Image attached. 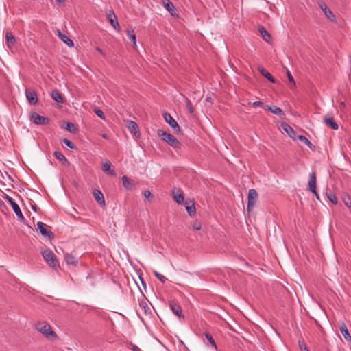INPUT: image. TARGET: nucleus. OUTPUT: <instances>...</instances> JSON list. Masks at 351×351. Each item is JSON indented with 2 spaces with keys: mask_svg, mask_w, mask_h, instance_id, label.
<instances>
[{
  "mask_svg": "<svg viewBox=\"0 0 351 351\" xmlns=\"http://www.w3.org/2000/svg\"><path fill=\"white\" fill-rule=\"evenodd\" d=\"M36 329L49 339H58L57 334L53 330L51 326L47 322H38L35 324Z\"/></svg>",
  "mask_w": 351,
  "mask_h": 351,
  "instance_id": "1",
  "label": "nucleus"
},
{
  "mask_svg": "<svg viewBox=\"0 0 351 351\" xmlns=\"http://www.w3.org/2000/svg\"><path fill=\"white\" fill-rule=\"evenodd\" d=\"M158 136L169 146L174 149H178L181 147L180 142L171 134L163 130H157Z\"/></svg>",
  "mask_w": 351,
  "mask_h": 351,
  "instance_id": "2",
  "label": "nucleus"
},
{
  "mask_svg": "<svg viewBox=\"0 0 351 351\" xmlns=\"http://www.w3.org/2000/svg\"><path fill=\"white\" fill-rule=\"evenodd\" d=\"M42 255L45 261L53 268H57L58 266V261L56 258L54 253L50 250H45L42 252Z\"/></svg>",
  "mask_w": 351,
  "mask_h": 351,
  "instance_id": "3",
  "label": "nucleus"
},
{
  "mask_svg": "<svg viewBox=\"0 0 351 351\" xmlns=\"http://www.w3.org/2000/svg\"><path fill=\"white\" fill-rule=\"evenodd\" d=\"M258 200V193L255 189H250L247 196V210L251 212L255 206Z\"/></svg>",
  "mask_w": 351,
  "mask_h": 351,
  "instance_id": "4",
  "label": "nucleus"
},
{
  "mask_svg": "<svg viewBox=\"0 0 351 351\" xmlns=\"http://www.w3.org/2000/svg\"><path fill=\"white\" fill-rule=\"evenodd\" d=\"M5 199L8 202V203L10 204L12 210L15 213L16 215L18 217V218L23 222L25 221V219L21 210V208L15 202L13 198L10 197L8 195H5Z\"/></svg>",
  "mask_w": 351,
  "mask_h": 351,
  "instance_id": "5",
  "label": "nucleus"
},
{
  "mask_svg": "<svg viewBox=\"0 0 351 351\" xmlns=\"http://www.w3.org/2000/svg\"><path fill=\"white\" fill-rule=\"evenodd\" d=\"M162 115L165 121L174 130L176 134L181 132L178 123L169 113L165 112Z\"/></svg>",
  "mask_w": 351,
  "mask_h": 351,
  "instance_id": "6",
  "label": "nucleus"
},
{
  "mask_svg": "<svg viewBox=\"0 0 351 351\" xmlns=\"http://www.w3.org/2000/svg\"><path fill=\"white\" fill-rule=\"evenodd\" d=\"M169 306L173 313V314H175L179 318L180 320H184V315L182 313L181 306L178 303L173 300H170L169 301Z\"/></svg>",
  "mask_w": 351,
  "mask_h": 351,
  "instance_id": "7",
  "label": "nucleus"
},
{
  "mask_svg": "<svg viewBox=\"0 0 351 351\" xmlns=\"http://www.w3.org/2000/svg\"><path fill=\"white\" fill-rule=\"evenodd\" d=\"M30 120L36 125H47L49 123V119L47 117L41 116L36 112L32 114Z\"/></svg>",
  "mask_w": 351,
  "mask_h": 351,
  "instance_id": "8",
  "label": "nucleus"
},
{
  "mask_svg": "<svg viewBox=\"0 0 351 351\" xmlns=\"http://www.w3.org/2000/svg\"><path fill=\"white\" fill-rule=\"evenodd\" d=\"M37 227L43 237H47L49 239H51L54 237V234L47 229L45 223L38 221L37 223Z\"/></svg>",
  "mask_w": 351,
  "mask_h": 351,
  "instance_id": "9",
  "label": "nucleus"
},
{
  "mask_svg": "<svg viewBox=\"0 0 351 351\" xmlns=\"http://www.w3.org/2000/svg\"><path fill=\"white\" fill-rule=\"evenodd\" d=\"M107 19L110 25L117 31L120 30L119 24L117 21V18L113 12V10H109L106 14Z\"/></svg>",
  "mask_w": 351,
  "mask_h": 351,
  "instance_id": "10",
  "label": "nucleus"
},
{
  "mask_svg": "<svg viewBox=\"0 0 351 351\" xmlns=\"http://www.w3.org/2000/svg\"><path fill=\"white\" fill-rule=\"evenodd\" d=\"M16 44V40L14 35L10 32L5 33V45L7 48L12 51Z\"/></svg>",
  "mask_w": 351,
  "mask_h": 351,
  "instance_id": "11",
  "label": "nucleus"
},
{
  "mask_svg": "<svg viewBox=\"0 0 351 351\" xmlns=\"http://www.w3.org/2000/svg\"><path fill=\"white\" fill-rule=\"evenodd\" d=\"M324 123L329 128L333 130H337L339 128L338 123L335 121L332 114H326L323 120Z\"/></svg>",
  "mask_w": 351,
  "mask_h": 351,
  "instance_id": "12",
  "label": "nucleus"
},
{
  "mask_svg": "<svg viewBox=\"0 0 351 351\" xmlns=\"http://www.w3.org/2000/svg\"><path fill=\"white\" fill-rule=\"evenodd\" d=\"M172 195L173 199L178 204H182L184 202L182 191L180 189L173 188L172 189Z\"/></svg>",
  "mask_w": 351,
  "mask_h": 351,
  "instance_id": "13",
  "label": "nucleus"
},
{
  "mask_svg": "<svg viewBox=\"0 0 351 351\" xmlns=\"http://www.w3.org/2000/svg\"><path fill=\"white\" fill-rule=\"evenodd\" d=\"M93 195L97 203L101 206H106L105 199L103 193L98 189H94L93 191Z\"/></svg>",
  "mask_w": 351,
  "mask_h": 351,
  "instance_id": "14",
  "label": "nucleus"
},
{
  "mask_svg": "<svg viewBox=\"0 0 351 351\" xmlns=\"http://www.w3.org/2000/svg\"><path fill=\"white\" fill-rule=\"evenodd\" d=\"M320 9L324 12L325 16L331 21H335L336 17L331 10H330L325 3L321 2L319 3Z\"/></svg>",
  "mask_w": 351,
  "mask_h": 351,
  "instance_id": "15",
  "label": "nucleus"
},
{
  "mask_svg": "<svg viewBox=\"0 0 351 351\" xmlns=\"http://www.w3.org/2000/svg\"><path fill=\"white\" fill-rule=\"evenodd\" d=\"M186 210L190 217H194L196 214V208L193 200L187 199L185 202Z\"/></svg>",
  "mask_w": 351,
  "mask_h": 351,
  "instance_id": "16",
  "label": "nucleus"
},
{
  "mask_svg": "<svg viewBox=\"0 0 351 351\" xmlns=\"http://www.w3.org/2000/svg\"><path fill=\"white\" fill-rule=\"evenodd\" d=\"M316 178H317V177H310V180H308V190L310 191H311L315 195L316 198L317 199H319V195L316 191V184H317V179Z\"/></svg>",
  "mask_w": 351,
  "mask_h": 351,
  "instance_id": "17",
  "label": "nucleus"
},
{
  "mask_svg": "<svg viewBox=\"0 0 351 351\" xmlns=\"http://www.w3.org/2000/svg\"><path fill=\"white\" fill-rule=\"evenodd\" d=\"M25 95L28 101L33 105L38 104V98L35 91L26 90Z\"/></svg>",
  "mask_w": 351,
  "mask_h": 351,
  "instance_id": "18",
  "label": "nucleus"
},
{
  "mask_svg": "<svg viewBox=\"0 0 351 351\" xmlns=\"http://www.w3.org/2000/svg\"><path fill=\"white\" fill-rule=\"evenodd\" d=\"M339 330H340L342 335L343 336L344 339L347 341L350 342L351 341V335L349 332V330L348 329L346 324L344 322H342L340 323Z\"/></svg>",
  "mask_w": 351,
  "mask_h": 351,
  "instance_id": "19",
  "label": "nucleus"
},
{
  "mask_svg": "<svg viewBox=\"0 0 351 351\" xmlns=\"http://www.w3.org/2000/svg\"><path fill=\"white\" fill-rule=\"evenodd\" d=\"M101 169L107 176H115V171L111 169V163L108 160L102 164Z\"/></svg>",
  "mask_w": 351,
  "mask_h": 351,
  "instance_id": "20",
  "label": "nucleus"
},
{
  "mask_svg": "<svg viewBox=\"0 0 351 351\" xmlns=\"http://www.w3.org/2000/svg\"><path fill=\"white\" fill-rule=\"evenodd\" d=\"M128 128L132 134H133L134 136H140V131L138 130V126L137 123L133 121H128Z\"/></svg>",
  "mask_w": 351,
  "mask_h": 351,
  "instance_id": "21",
  "label": "nucleus"
},
{
  "mask_svg": "<svg viewBox=\"0 0 351 351\" xmlns=\"http://www.w3.org/2000/svg\"><path fill=\"white\" fill-rule=\"evenodd\" d=\"M281 127L283 130L293 139H296L297 136L293 129L287 123H282Z\"/></svg>",
  "mask_w": 351,
  "mask_h": 351,
  "instance_id": "22",
  "label": "nucleus"
},
{
  "mask_svg": "<svg viewBox=\"0 0 351 351\" xmlns=\"http://www.w3.org/2000/svg\"><path fill=\"white\" fill-rule=\"evenodd\" d=\"M58 36L60 38V39L66 44L69 47H74V43L71 39H70L66 35L62 33L60 30L58 31Z\"/></svg>",
  "mask_w": 351,
  "mask_h": 351,
  "instance_id": "23",
  "label": "nucleus"
},
{
  "mask_svg": "<svg viewBox=\"0 0 351 351\" xmlns=\"http://www.w3.org/2000/svg\"><path fill=\"white\" fill-rule=\"evenodd\" d=\"M258 29V32H260L263 39L265 42L269 43L271 40V36L268 33V32L265 29V28L263 26H259Z\"/></svg>",
  "mask_w": 351,
  "mask_h": 351,
  "instance_id": "24",
  "label": "nucleus"
},
{
  "mask_svg": "<svg viewBox=\"0 0 351 351\" xmlns=\"http://www.w3.org/2000/svg\"><path fill=\"white\" fill-rule=\"evenodd\" d=\"M267 109L273 114L278 115L280 118H283L285 114L282 109L276 106H267Z\"/></svg>",
  "mask_w": 351,
  "mask_h": 351,
  "instance_id": "25",
  "label": "nucleus"
},
{
  "mask_svg": "<svg viewBox=\"0 0 351 351\" xmlns=\"http://www.w3.org/2000/svg\"><path fill=\"white\" fill-rule=\"evenodd\" d=\"M258 70L259 73L263 75L265 77H266L269 82L272 83H275V79L274 77L271 75L270 73H269L266 69H265L263 67H258Z\"/></svg>",
  "mask_w": 351,
  "mask_h": 351,
  "instance_id": "26",
  "label": "nucleus"
},
{
  "mask_svg": "<svg viewBox=\"0 0 351 351\" xmlns=\"http://www.w3.org/2000/svg\"><path fill=\"white\" fill-rule=\"evenodd\" d=\"M296 138H298L302 143L305 144L311 149H315V145L306 136L302 135H298Z\"/></svg>",
  "mask_w": 351,
  "mask_h": 351,
  "instance_id": "27",
  "label": "nucleus"
},
{
  "mask_svg": "<svg viewBox=\"0 0 351 351\" xmlns=\"http://www.w3.org/2000/svg\"><path fill=\"white\" fill-rule=\"evenodd\" d=\"M64 260L68 265H75L77 263V259L71 254H66Z\"/></svg>",
  "mask_w": 351,
  "mask_h": 351,
  "instance_id": "28",
  "label": "nucleus"
},
{
  "mask_svg": "<svg viewBox=\"0 0 351 351\" xmlns=\"http://www.w3.org/2000/svg\"><path fill=\"white\" fill-rule=\"evenodd\" d=\"M51 97L58 103H62L63 99L58 90H53L51 92Z\"/></svg>",
  "mask_w": 351,
  "mask_h": 351,
  "instance_id": "29",
  "label": "nucleus"
},
{
  "mask_svg": "<svg viewBox=\"0 0 351 351\" xmlns=\"http://www.w3.org/2000/svg\"><path fill=\"white\" fill-rule=\"evenodd\" d=\"M164 7L168 10L169 12H171L175 7L173 3L170 0H162Z\"/></svg>",
  "mask_w": 351,
  "mask_h": 351,
  "instance_id": "30",
  "label": "nucleus"
},
{
  "mask_svg": "<svg viewBox=\"0 0 351 351\" xmlns=\"http://www.w3.org/2000/svg\"><path fill=\"white\" fill-rule=\"evenodd\" d=\"M53 155L62 163L64 164L68 162L66 158L60 152L55 151Z\"/></svg>",
  "mask_w": 351,
  "mask_h": 351,
  "instance_id": "31",
  "label": "nucleus"
},
{
  "mask_svg": "<svg viewBox=\"0 0 351 351\" xmlns=\"http://www.w3.org/2000/svg\"><path fill=\"white\" fill-rule=\"evenodd\" d=\"M127 36L128 38L133 43L134 45H136V38L134 29H127Z\"/></svg>",
  "mask_w": 351,
  "mask_h": 351,
  "instance_id": "32",
  "label": "nucleus"
},
{
  "mask_svg": "<svg viewBox=\"0 0 351 351\" xmlns=\"http://www.w3.org/2000/svg\"><path fill=\"white\" fill-rule=\"evenodd\" d=\"M66 130L73 134H75L77 132V128L71 122H66Z\"/></svg>",
  "mask_w": 351,
  "mask_h": 351,
  "instance_id": "33",
  "label": "nucleus"
},
{
  "mask_svg": "<svg viewBox=\"0 0 351 351\" xmlns=\"http://www.w3.org/2000/svg\"><path fill=\"white\" fill-rule=\"evenodd\" d=\"M123 186L127 190H131L133 188V184L128 180V177H122Z\"/></svg>",
  "mask_w": 351,
  "mask_h": 351,
  "instance_id": "34",
  "label": "nucleus"
},
{
  "mask_svg": "<svg viewBox=\"0 0 351 351\" xmlns=\"http://www.w3.org/2000/svg\"><path fill=\"white\" fill-rule=\"evenodd\" d=\"M205 337L212 346L217 349V345L212 335L210 333L206 332L205 333Z\"/></svg>",
  "mask_w": 351,
  "mask_h": 351,
  "instance_id": "35",
  "label": "nucleus"
},
{
  "mask_svg": "<svg viewBox=\"0 0 351 351\" xmlns=\"http://www.w3.org/2000/svg\"><path fill=\"white\" fill-rule=\"evenodd\" d=\"M62 141L68 147L71 148V149H76L74 144L70 140H69L67 138H64Z\"/></svg>",
  "mask_w": 351,
  "mask_h": 351,
  "instance_id": "36",
  "label": "nucleus"
},
{
  "mask_svg": "<svg viewBox=\"0 0 351 351\" xmlns=\"http://www.w3.org/2000/svg\"><path fill=\"white\" fill-rule=\"evenodd\" d=\"M95 113L101 119H105L106 117L104 112L99 108H95L94 110Z\"/></svg>",
  "mask_w": 351,
  "mask_h": 351,
  "instance_id": "37",
  "label": "nucleus"
},
{
  "mask_svg": "<svg viewBox=\"0 0 351 351\" xmlns=\"http://www.w3.org/2000/svg\"><path fill=\"white\" fill-rule=\"evenodd\" d=\"M328 199L332 202L333 204H337V197L334 193H330L328 195Z\"/></svg>",
  "mask_w": 351,
  "mask_h": 351,
  "instance_id": "38",
  "label": "nucleus"
},
{
  "mask_svg": "<svg viewBox=\"0 0 351 351\" xmlns=\"http://www.w3.org/2000/svg\"><path fill=\"white\" fill-rule=\"evenodd\" d=\"M154 275L157 277V278L160 281L162 282V283H165L167 278L166 277H165L164 276L161 275L160 274H159L158 272L157 271H154Z\"/></svg>",
  "mask_w": 351,
  "mask_h": 351,
  "instance_id": "39",
  "label": "nucleus"
},
{
  "mask_svg": "<svg viewBox=\"0 0 351 351\" xmlns=\"http://www.w3.org/2000/svg\"><path fill=\"white\" fill-rule=\"evenodd\" d=\"M286 73H287V76L288 77V80L289 81L293 84V85H295V80L291 73V72L287 69V71H286Z\"/></svg>",
  "mask_w": 351,
  "mask_h": 351,
  "instance_id": "40",
  "label": "nucleus"
},
{
  "mask_svg": "<svg viewBox=\"0 0 351 351\" xmlns=\"http://www.w3.org/2000/svg\"><path fill=\"white\" fill-rule=\"evenodd\" d=\"M344 203L348 207L351 208V197L348 196V197H345Z\"/></svg>",
  "mask_w": 351,
  "mask_h": 351,
  "instance_id": "41",
  "label": "nucleus"
},
{
  "mask_svg": "<svg viewBox=\"0 0 351 351\" xmlns=\"http://www.w3.org/2000/svg\"><path fill=\"white\" fill-rule=\"evenodd\" d=\"M186 107H187L189 112L190 114L193 113V108L191 103V101L189 100H188L187 102H186Z\"/></svg>",
  "mask_w": 351,
  "mask_h": 351,
  "instance_id": "42",
  "label": "nucleus"
},
{
  "mask_svg": "<svg viewBox=\"0 0 351 351\" xmlns=\"http://www.w3.org/2000/svg\"><path fill=\"white\" fill-rule=\"evenodd\" d=\"M144 196L147 199H152L153 198V195L151 193V192L149 191H145Z\"/></svg>",
  "mask_w": 351,
  "mask_h": 351,
  "instance_id": "43",
  "label": "nucleus"
},
{
  "mask_svg": "<svg viewBox=\"0 0 351 351\" xmlns=\"http://www.w3.org/2000/svg\"><path fill=\"white\" fill-rule=\"evenodd\" d=\"M263 103L261 102V101H254L252 104V106L254 107V108H256V107H263Z\"/></svg>",
  "mask_w": 351,
  "mask_h": 351,
  "instance_id": "44",
  "label": "nucleus"
},
{
  "mask_svg": "<svg viewBox=\"0 0 351 351\" xmlns=\"http://www.w3.org/2000/svg\"><path fill=\"white\" fill-rule=\"evenodd\" d=\"M298 345L302 351L305 350V348H307L303 341H299Z\"/></svg>",
  "mask_w": 351,
  "mask_h": 351,
  "instance_id": "45",
  "label": "nucleus"
},
{
  "mask_svg": "<svg viewBox=\"0 0 351 351\" xmlns=\"http://www.w3.org/2000/svg\"><path fill=\"white\" fill-rule=\"evenodd\" d=\"M193 228L195 230H201V224L200 223H194V225L193 226Z\"/></svg>",
  "mask_w": 351,
  "mask_h": 351,
  "instance_id": "46",
  "label": "nucleus"
},
{
  "mask_svg": "<svg viewBox=\"0 0 351 351\" xmlns=\"http://www.w3.org/2000/svg\"><path fill=\"white\" fill-rule=\"evenodd\" d=\"M132 351H141V349L136 345H132Z\"/></svg>",
  "mask_w": 351,
  "mask_h": 351,
  "instance_id": "47",
  "label": "nucleus"
},
{
  "mask_svg": "<svg viewBox=\"0 0 351 351\" xmlns=\"http://www.w3.org/2000/svg\"><path fill=\"white\" fill-rule=\"evenodd\" d=\"M95 49H96V51H97L98 53H100L101 55H102L103 56H105V53H104L103 50H102L101 48H99V47H97Z\"/></svg>",
  "mask_w": 351,
  "mask_h": 351,
  "instance_id": "48",
  "label": "nucleus"
},
{
  "mask_svg": "<svg viewBox=\"0 0 351 351\" xmlns=\"http://www.w3.org/2000/svg\"><path fill=\"white\" fill-rule=\"evenodd\" d=\"M56 2L59 3H62L64 2V0H56Z\"/></svg>",
  "mask_w": 351,
  "mask_h": 351,
  "instance_id": "49",
  "label": "nucleus"
},
{
  "mask_svg": "<svg viewBox=\"0 0 351 351\" xmlns=\"http://www.w3.org/2000/svg\"><path fill=\"white\" fill-rule=\"evenodd\" d=\"M32 208L34 211H36V205H32Z\"/></svg>",
  "mask_w": 351,
  "mask_h": 351,
  "instance_id": "50",
  "label": "nucleus"
},
{
  "mask_svg": "<svg viewBox=\"0 0 351 351\" xmlns=\"http://www.w3.org/2000/svg\"><path fill=\"white\" fill-rule=\"evenodd\" d=\"M102 136H103V138H107V135H106V134H103V135H102Z\"/></svg>",
  "mask_w": 351,
  "mask_h": 351,
  "instance_id": "51",
  "label": "nucleus"
},
{
  "mask_svg": "<svg viewBox=\"0 0 351 351\" xmlns=\"http://www.w3.org/2000/svg\"><path fill=\"white\" fill-rule=\"evenodd\" d=\"M309 176H315V173L314 172L311 173Z\"/></svg>",
  "mask_w": 351,
  "mask_h": 351,
  "instance_id": "52",
  "label": "nucleus"
},
{
  "mask_svg": "<svg viewBox=\"0 0 351 351\" xmlns=\"http://www.w3.org/2000/svg\"><path fill=\"white\" fill-rule=\"evenodd\" d=\"M73 182L75 186H77V183L75 181H73Z\"/></svg>",
  "mask_w": 351,
  "mask_h": 351,
  "instance_id": "53",
  "label": "nucleus"
},
{
  "mask_svg": "<svg viewBox=\"0 0 351 351\" xmlns=\"http://www.w3.org/2000/svg\"><path fill=\"white\" fill-rule=\"evenodd\" d=\"M303 351H309L307 348H305V350Z\"/></svg>",
  "mask_w": 351,
  "mask_h": 351,
  "instance_id": "54",
  "label": "nucleus"
},
{
  "mask_svg": "<svg viewBox=\"0 0 351 351\" xmlns=\"http://www.w3.org/2000/svg\"><path fill=\"white\" fill-rule=\"evenodd\" d=\"M349 143L351 145V138L349 140Z\"/></svg>",
  "mask_w": 351,
  "mask_h": 351,
  "instance_id": "55",
  "label": "nucleus"
}]
</instances>
